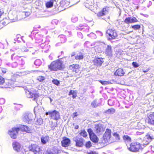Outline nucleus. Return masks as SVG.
Here are the masks:
<instances>
[{
    "label": "nucleus",
    "mask_w": 154,
    "mask_h": 154,
    "mask_svg": "<svg viewBox=\"0 0 154 154\" xmlns=\"http://www.w3.org/2000/svg\"><path fill=\"white\" fill-rule=\"evenodd\" d=\"M13 56H14L13 55L11 57V58H12V60H13Z\"/></svg>",
    "instance_id": "nucleus-56"
},
{
    "label": "nucleus",
    "mask_w": 154,
    "mask_h": 154,
    "mask_svg": "<svg viewBox=\"0 0 154 154\" xmlns=\"http://www.w3.org/2000/svg\"><path fill=\"white\" fill-rule=\"evenodd\" d=\"M19 129L17 127H14L8 131V133L10 137L13 139L17 138L18 134Z\"/></svg>",
    "instance_id": "nucleus-6"
},
{
    "label": "nucleus",
    "mask_w": 154,
    "mask_h": 154,
    "mask_svg": "<svg viewBox=\"0 0 154 154\" xmlns=\"http://www.w3.org/2000/svg\"><path fill=\"white\" fill-rule=\"evenodd\" d=\"M38 61V60H36V61H35V63H36V62Z\"/></svg>",
    "instance_id": "nucleus-58"
},
{
    "label": "nucleus",
    "mask_w": 154,
    "mask_h": 154,
    "mask_svg": "<svg viewBox=\"0 0 154 154\" xmlns=\"http://www.w3.org/2000/svg\"><path fill=\"white\" fill-rule=\"evenodd\" d=\"M30 151L32 152L34 154H39L42 151L40 147L36 144H32L30 145L29 147Z\"/></svg>",
    "instance_id": "nucleus-7"
},
{
    "label": "nucleus",
    "mask_w": 154,
    "mask_h": 154,
    "mask_svg": "<svg viewBox=\"0 0 154 154\" xmlns=\"http://www.w3.org/2000/svg\"><path fill=\"white\" fill-rule=\"evenodd\" d=\"M36 109V108H35L34 109V112H36V111H35Z\"/></svg>",
    "instance_id": "nucleus-55"
},
{
    "label": "nucleus",
    "mask_w": 154,
    "mask_h": 154,
    "mask_svg": "<svg viewBox=\"0 0 154 154\" xmlns=\"http://www.w3.org/2000/svg\"><path fill=\"white\" fill-rule=\"evenodd\" d=\"M77 112H75L73 113V118L77 116Z\"/></svg>",
    "instance_id": "nucleus-48"
},
{
    "label": "nucleus",
    "mask_w": 154,
    "mask_h": 154,
    "mask_svg": "<svg viewBox=\"0 0 154 154\" xmlns=\"http://www.w3.org/2000/svg\"><path fill=\"white\" fill-rule=\"evenodd\" d=\"M1 70L2 73L3 74L6 73V72L7 71V69L5 68H2Z\"/></svg>",
    "instance_id": "nucleus-44"
},
{
    "label": "nucleus",
    "mask_w": 154,
    "mask_h": 154,
    "mask_svg": "<svg viewBox=\"0 0 154 154\" xmlns=\"http://www.w3.org/2000/svg\"><path fill=\"white\" fill-rule=\"evenodd\" d=\"M45 79V77L42 76H39L37 79V80L38 81L40 82H43Z\"/></svg>",
    "instance_id": "nucleus-39"
},
{
    "label": "nucleus",
    "mask_w": 154,
    "mask_h": 154,
    "mask_svg": "<svg viewBox=\"0 0 154 154\" xmlns=\"http://www.w3.org/2000/svg\"><path fill=\"white\" fill-rule=\"evenodd\" d=\"M132 32V31H130V32H128L127 33H128H128H130V32Z\"/></svg>",
    "instance_id": "nucleus-53"
},
{
    "label": "nucleus",
    "mask_w": 154,
    "mask_h": 154,
    "mask_svg": "<svg viewBox=\"0 0 154 154\" xmlns=\"http://www.w3.org/2000/svg\"><path fill=\"white\" fill-rule=\"evenodd\" d=\"M39 97V94L38 93H32V95L30 97L32 98L34 97V100H35V99L38 98Z\"/></svg>",
    "instance_id": "nucleus-34"
},
{
    "label": "nucleus",
    "mask_w": 154,
    "mask_h": 154,
    "mask_svg": "<svg viewBox=\"0 0 154 154\" xmlns=\"http://www.w3.org/2000/svg\"><path fill=\"white\" fill-rule=\"evenodd\" d=\"M52 82L54 84L57 86H59L60 84L59 81L56 79H53L52 80Z\"/></svg>",
    "instance_id": "nucleus-37"
},
{
    "label": "nucleus",
    "mask_w": 154,
    "mask_h": 154,
    "mask_svg": "<svg viewBox=\"0 0 154 154\" xmlns=\"http://www.w3.org/2000/svg\"><path fill=\"white\" fill-rule=\"evenodd\" d=\"M138 22L137 19L135 17H126L124 20V22L128 24L135 23Z\"/></svg>",
    "instance_id": "nucleus-15"
},
{
    "label": "nucleus",
    "mask_w": 154,
    "mask_h": 154,
    "mask_svg": "<svg viewBox=\"0 0 154 154\" xmlns=\"http://www.w3.org/2000/svg\"><path fill=\"white\" fill-rule=\"evenodd\" d=\"M122 138L124 140L126 141L130 142L131 140V137L127 135L123 136Z\"/></svg>",
    "instance_id": "nucleus-31"
},
{
    "label": "nucleus",
    "mask_w": 154,
    "mask_h": 154,
    "mask_svg": "<svg viewBox=\"0 0 154 154\" xmlns=\"http://www.w3.org/2000/svg\"><path fill=\"white\" fill-rule=\"evenodd\" d=\"M69 69L72 70L73 72L77 73L79 72L80 66L79 64H73L69 66Z\"/></svg>",
    "instance_id": "nucleus-10"
},
{
    "label": "nucleus",
    "mask_w": 154,
    "mask_h": 154,
    "mask_svg": "<svg viewBox=\"0 0 154 154\" xmlns=\"http://www.w3.org/2000/svg\"><path fill=\"white\" fill-rule=\"evenodd\" d=\"M112 135L114 137H112V139H111V143L120 140V137L119 135L117 132L114 133H113Z\"/></svg>",
    "instance_id": "nucleus-21"
},
{
    "label": "nucleus",
    "mask_w": 154,
    "mask_h": 154,
    "mask_svg": "<svg viewBox=\"0 0 154 154\" xmlns=\"http://www.w3.org/2000/svg\"><path fill=\"white\" fill-rule=\"evenodd\" d=\"M95 131L97 135H100L105 131L103 125L100 123L95 124L94 126Z\"/></svg>",
    "instance_id": "nucleus-8"
},
{
    "label": "nucleus",
    "mask_w": 154,
    "mask_h": 154,
    "mask_svg": "<svg viewBox=\"0 0 154 154\" xmlns=\"http://www.w3.org/2000/svg\"><path fill=\"white\" fill-rule=\"evenodd\" d=\"M5 82V79L0 75V85H3Z\"/></svg>",
    "instance_id": "nucleus-40"
},
{
    "label": "nucleus",
    "mask_w": 154,
    "mask_h": 154,
    "mask_svg": "<svg viewBox=\"0 0 154 154\" xmlns=\"http://www.w3.org/2000/svg\"><path fill=\"white\" fill-rule=\"evenodd\" d=\"M142 149V145L137 141L131 143L130 144L129 147H128L129 150L134 152H139Z\"/></svg>",
    "instance_id": "nucleus-2"
},
{
    "label": "nucleus",
    "mask_w": 154,
    "mask_h": 154,
    "mask_svg": "<svg viewBox=\"0 0 154 154\" xmlns=\"http://www.w3.org/2000/svg\"><path fill=\"white\" fill-rule=\"evenodd\" d=\"M5 101L4 99L2 98L0 99V104H2L4 103Z\"/></svg>",
    "instance_id": "nucleus-47"
},
{
    "label": "nucleus",
    "mask_w": 154,
    "mask_h": 154,
    "mask_svg": "<svg viewBox=\"0 0 154 154\" xmlns=\"http://www.w3.org/2000/svg\"><path fill=\"white\" fill-rule=\"evenodd\" d=\"M125 72L123 69L121 68H118L115 72L114 74L116 76H122L124 75Z\"/></svg>",
    "instance_id": "nucleus-20"
},
{
    "label": "nucleus",
    "mask_w": 154,
    "mask_h": 154,
    "mask_svg": "<svg viewBox=\"0 0 154 154\" xmlns=\"http://www.w3.org/2000/svg\"><path fill=\"white\" fill-rule=\"evenodd\" d=\"M85 145L87 148H89L92 146V144L90 141H88L86 142Z\"/></svg>",
    "instance_id": "nucleus-33"
},
{
    "label": "nucleus",
    "mask_w": 154,
    "mask_h": 154,
    "mask_svg": "<svg viewBox=\"0 0 154 154\" xmlns=\"http://www.w3.org/2000/svg\"><path fill=\"white\" fill-rule=\"evenodd\" d=\"M149 4H151V5L152 4V3L151 2H149Z\"/></svg>",
    "instance_id": "nucleus-54"
},
{
    "label": "nucleus",
    "mask_w": 154,
    "mask_h": 154,
    "mask_svg": "<svg viewBox=\"0 0 154 154\" xmlns=\"http://www.w3.org/2000/svg\"><path fill=\"white\" fill-rule=\"evenodd\" d=\"M84 139L81 138L79 139H76L75 140V146L78 147H82L84 145Z\"/></svg>",
    "instance_id": "nucleus-19"
},
{
    "label": "nucleus",
    "mask_w": 154,
    "mask_h": 154,
    "mask_svg": "<svg viewBox=\"0 0 154 154\" xmlns=\"http://www.w3.org/2000/svg\"><path fill=\"white\" fill-rule=\"evenodd\" d=\"M31 14V13L29 11H26L25 12V14L26 17H28Z\"/></svg>",
    "instance_id": "nucleus-46"
},
{
    "label": "nucleus",
    "mask_w": 154,
    "mask_h": 154,
    "mask_svg": "<svg viewBox=\"0 0 154 154\" xmlns=\"http://www.w3.org/2000/svg\"><path fill=\"white\" fill-rule=\"evenodd\" d=\"M57 127L58 124H57V122H56L55 124H53V123H52L51 126V128L53 130H54L55 129V128Z\"/></svg>",
    "instance_id": "nucleus-38"
},
{
    "label": "nucleus",
    "mask_w": 154,
    "mask_h": 154,
    "mask_svg": "<svg viewBox=\"0 0 154 154\" xmlns=\"http://www.w3.org/2000/svg\"><path fill=\"white\" fill-rule=\"evenodd\" d=\"M33 0H21L20 2L21 6L26 10L29 9V6L28 5L33 2Z\"/></svg>",
    "instance_id": "nucleus-9"
},
{
    "label": "nucleus",
    "mask_w": 154,
    "mask_h": 154,
    "mask_svg": "<svg viewBox=\"0 0 154 154\" xmlns=\"http://www.w3.org/2000/svg\"><path fill=\"white\" fill-rule=\"evenodd\" d=\"M88 154H98V153L95 151H90L89 152H88Z\"/></svg>",
    "instance_id": "nucleus-45"
},
{
    "label": "nucleus",
    "mask_w": 154,
    "mask_h": 154,
    "mask_svg": "<svg viewBox=\"0 0 154 154\" xmlns=\"http://www.w3.org/2000/svg\"><path fill=\"white\" fill-rule=\"evenodd\" d=\"M132 66L134 68H137L139 66V64L136 62H133L132 63Z\"/></svg>",
    "instance_id": "nucleus-42"
},
{
    "label": "nucleus",
    "mask_w": 154,
    "mask_h": 154,
    "mask_svg": "<svg viewBox=\"0 0 154 154\" xmlns=\"http://www.w3.org/2000/svg\"><path fill=\"white\" fill-rule=\"evenodd\" d=\"M131 27L134 30H137L140 29L141 27L140 25L136 24L131 26Z\"/></svg>",
    "instance_id": "nucleus-36"
},
{
    "label": "nucleus",
    "mask_w": 154,
    "mask_h": 154,
    "mask_svg": "<svg viewBox=\"0 0 154 154\" xmlns=\"http://www.w3.org/2000/svg\"><path fill=\"white\" fill-rule=\"evenodd\" d=\"M33 118V114L30 113H27L24 114L23 116V120L26 122H29L32 121Z\"/></svg>",
    "instance_id": "nucleus-17"
},
{
    "label": "nucleus",
    "mask_w": 154,
    "mask_h": 154,
    "mask_svg": "<svg viewBox=\"0 0 154 154\" xmlns=\"http://www.w3.org/2000/svg\"><path fill=\"white\" fill-rule=\"evenodd\" d=\"M79 126L78 125H76L75 127V128L76 129H77L79 128Z\"/></svg>",
    "instance_id": "nucleus-52"
},
{
    "label": "nucleus",
    "mask_w": 154,
    "mask_h": 154,
    "mask_svg": "<svg viewBox=\"0 0 154 154\" xmlns=\"http://www.w3.org/2000/svg\"><path fill=\"white\" fill-rule=\"evenodd\" d=\"M51 112L52 111H49L48 112H46L45 113L46 115L47 116L49 115H50V117Z\"/></svg>",
    "instance_id": "nucleus-49"
},
{
    "label": "nucleus",
    "mask_w": 154,
    "mask_h": 154,
    "mask_svg": "<svg viewBox=\"0 0 154 154\" xmlns=\"http://www.w3.org/2000/svg\"><path fill=\"white\" fill-rule=\"evenodd\" d=\"M126 0L128 2H130L131 0Z\"/></svg>",
    "instance_id": "nucleus-59"
},
{
    "label": "nucleus",
    "mask_w": 154,
    "mask_h": 154,
    "mask_svg": "<svg viewBox=\"0 0 154 154\" xmlns=\"http://www.w3.org/2000/svg\"><path fill=\"white\" fill-rule=\"evenodd\" d=\"M48 66V69L51 71L56 72L59 70H62L64 68L63 61L60 59L51 62Z\"/></svg>",
    "instance_id": "nucleus-1"
},
{
    "label": "nucleus",
    "mask_w": 154,
    "mask_h": 154,
    "mask_svg": "<svg viewBox=\"0 0 154 154\" xmlns=\"http://www.w3.org/2000/svg\"><path fill=\"white\" fill-rule=\"evenodd\" d=\"M112 47L110 45H107V47L106 48L105 53L108 55H111L112 54Z\"/></svg>",
    "instance_id": "nucleus-24"
},
{
    "label": "nucleus",
    "mask_w": 154,
    "mask_h": 154,
    "mask_svg": "<svg viewBox=\"0 0 154 154\" xmlns=\"http://www.w3.org/2000/svg\"><path fill=\"white\" fill-rule=\"evenodd\" d=\"M79 134L84 137H86L88 136L87 133L85 130H82Z\"/></svg>",
    "instance_id": "nucleus-30"
},
{
    "label": "nucleus",
    "mask_w": 154,
    "mask_h": 154,
    "mask_svg": "<svg viewBox=\"0 0 154 154\" xmlns=\"http://www.w3.org/2000/svg\"><path fill=\"white\" fill-rule=\"evenodd\" d=\"M87 131L91 141L94 143H97L99 141V138L94 133L93 130L91 128H89L87 129Z\"/></svg>",
    "instance_id": "nucleus-5"
},
{
    "label": "nucleus",
    "mask_w": 154,
    "mask_h": 154,
    "mask_svg": "<svg viewBox=\"0 0 154 154\" xmlns=\"http://www.w3.org/2000/svg\"><path fill=\"white\" fill-rule=\"evenodd\" d=\"M50 117L53 120H57L60 119V116L59 112L54 110L51 112Z\"/></svg>",
    "instance_id": "nucleus-12"
},
{
    "label": "nucleus",
    "mask_w": 154,
    "mask_h": 154,
    "mask_svg": "<svg viewBox=\"0 0 154 154\" xmlns=\"http://www.w3.org/2000/svg\"><path fill=\"white\" fill-rule=\"evenodd\" d=\"M147 138L148 140H151L154 138V136H153L150 134H148L146 135Z\"/></svg>",
    "instance_id": "nucleus-41"
},
{
    "label": "nucleus",
    "mask_w": 154,
    "mask_h": 154,
    "mask_svg": "<svg viewBox=\"0 0 154 154\" xmlns=\"http://www.w3.org/2000/svg\"><path fill=\"white\" fill-rule=\"evenodd\" d=\"M106 35L108 37L107 39L111 40L117 38L118 34L116 31L115 29H109L106 31Z\"/></svg>",
    "instance_id": "nucleus-4"
},
{
    "label": "nucleus",
    "mask_w": 154,
    "mask_h": 154,
    "mask_svg": "<svg viewBox=\"0 0 154 154\" xmlns=\"http://www.w3.org/2000/svg\"><path fill=\"white\" fill-rule=\"evenodd\" d=\"M94 65L97 66H101L104 62L103 58H102L96 57L93 61Z\"/></svg>",
    "instance_id": "nucleus-13"
},
{
    "label": "nucleus",
    "mask_w": 154,
    "mask_h": 154,
    "mask_svg": "<svg viewBox=\"0 0 154 154\" xmlns=\"http://www.w3.org/2000/svg\"><path fill=\"white\" fill-rule=\"evenodd\" d=\"M111 130L108 128L106 129L103 136L102 143L104 144L111 143Z\"/></svg>",
    "instance_id": "nucleus-3"
},
{
    "label": "nucleus",
    "mask_w": 154,
    "mask_h": 154,
    "mask_svg": "<svg viewBox=\"0 0 154 154\" xmlns=\"http://www.w3.org/2000/svg\"><path fill=\"white\" fill-rule=\"evenodd\" d=\"M10 23V20L7 18H3L2 22L0 23V25L2 26V28L5 26L7 25Z\"/></svg>",
    "instance_id": "nucleus-23"
},
{
    "label": "nucleus",
    "mask_w": 154,
    "mask_h": 154,
    "mask_svg": "<svg viewBox=\"0 0 154 154\" xmlns=\"http://www.w3.org/2000/svg\"><path fill=\"white\" fill-rule=\"evenodd\" d=\"M45 154H54L50 150H47L45 152Z\"/></svg>",
    "instance_id": "nucleus-43"
},
{
    "label": "nucleus",
    "mask_w": 154,
    "mask_h": 154,
    "mask_svg": "<svg viewBox=\"0 0 154 154\" xmlns=\"http://www.w3.org/2000/svg\"><path fill=\"white\" fill-rule=\"evenodd\" d=\"M12 146L15 150L17 152L20 151L21 145L17 141L13 142L12 143Z\"/></svg>",
    "instance_id": "nucleus-18"
},
{
    "label": "nucleus",
    "mask_w": 154,
    "mask_h": 154,
    "mask_svg": "<svg viewBox=\"0 0 154 154\" xmlns=\"http://www.w3.org/2000/svg\"><path fill=\"white\" fill-rule=\"evenodd\" d=\"M71 143L70 140L66 137H63V140L61 141L62 146L64 147H67L70 146Z\"/></svg>",
    "instance_id": "nucleus-11"
},
{
    "label": "nucleus",
    "mask_w": 154,
    "mask_h": 154,
    "mask_svg": "<svg viewBox=\"0 0 154 154\" xmlns=\"http://www.w3.org/2000/svg\"><path fill=\"white\" fill-rule=\"evenodd\" d=\"M75 55V54H73L72 55H71V57H72L73 56H74Z\"/></svg>",
    "instance_id": "nucleus-57"
},
{
    "label": "nucleus",
    "mask_w": 154,
    "mask_h": 154,
    "mask_svg": "<svg viewBox=\"0 0 154 154\" xmlns=\"http://www.w3.org/2000/svg\"><path fill=\"white\" fill-rule=\"evenodd\" d=\"M148 123L154 125V112L149 115L148 117Z\"/></svg>",
    "instance_id": "nucleus-22"
},
{
    "label": "nucleus",
    "mask_w": 154,
    "mask_h": 154,
    "mask_svg": "<svg viewBox=\"0 0 154 154\" xmlns=\"http://www.w3.org/2000/svg\"><path fill=\"white\" fill-rule=\"evenodd\" d=\"M92 106L94 107H96V105L95 102H94L92 103L91 104Z\"/></svg>",
    "instance_id": "nucleus-50"
},
{
    "label": "nucleus",
    "mask_w": 154,
    "mask_h": 154,
    "mask_svg": "<svg viewBox=\"0 0 154 154\" xmlns=\"http://www.w3.org/2000/svg\"><path fill=\"white\" fill-rule=\"evenodd\" d=\"M18 128L19 129V131H21L22 132H25L27 133L31 132L30 128L26 125H21Z\"/></svg>",
    "instance_id": "nucleus-16"
},
{
    "label": "nucleus",
    "mask_w": 154,
    "mask_h": 154,
    "mask_svg": "<svg viewBox=\"0 0 154 154\" xmlns=\"http://www.w3.org/2000/svg\"><path fill=\"white\" fill-rule=\"evenodd\" d=\"M115 112V109L113 108H111L105 111V112L107 114H113Z\"/></svg>",
    "instance_id": "nucleus-28"
},
{
    "label": "nucleus",
    "mask_w": 154,
    "mask_h": 154,
    "mask_svg": "<svg viewBox=\"0 0 154 154\" xmlns=\"http://www.w3.org/2000/svg\"><path fill=\"white\" fill-rule=\"evenodd\" d=\"M149 70V69H146V70H143V72H144V73H145V72H147Z\"/></svg>",
    "instance_id": "nucleus-51"
},
{
    "label": "nucleus",
    "mask_w": 154,
    "mask_h": 154,
    "mask_svg": "<svg viewBox=\"0 0 154 154\" xmlns=\"http://www.w3.org/2000/svg\"><path fill=\"white\" fill-rule=\"evenodd\" d=\"M109 7L106 6L102 8V10L98 12L97 16L98 17H100L105 16L108 12Z\"/></svg>",
    "instance_id": "nucleus-14"
},
{
    "label": "nucleus",
    "mask_w": 154,
    "mask_h": 154,
    "mask_svg": "<svg viewBox=\"0 0 154 154\" xmlns=\"http://www.w3.org/2000/svg\"><path fill=\"white\" fill-rule=\"evenodd\" d=\"M54 2H56V0H50L47 2L45 3V6L47 8H49L53 6Z\"/></svg>",
    "instance_id": "nucleus-27"
},
{
    "label": "nucleus",
    "mask_w": 154,
    "mask_h": 154,
    "mask_svg": "<svg viewBox=\"0 0 154 154\" xmlns=\"http://www.w3.org/2000/svg\"><path fill=\"white\" fill-rule=\"evenodd\" d=\"M84 57V56L83 54L80 53L79 55H77L75 57V59L77 60H80L83 59Z\"/></svg>",
    "instance_id": "nucleus-29"
},
{
    "label": "nucleus",
    "mask_w": 154,
    "mask_h": 154,
    "mask_svg": "<svg viewBox=\"0 0 154 154\" xmlns=\"http://www.w3.org/2000/svg\"><path fill=\"white\" fill-rule=\"evenodd\" d=\"M49 137L48 135H46L42 137L41 138V140L42 143L43 144H45L49 141Z\"/></svg>",
    "instance_id": "nucleus-25"
},
{
    "label": "nucleus",
    "mask_w": 154,
    "mask_h": 154,
    "mask_svg": "<svg viewBox=\"0 0 154 154\" xmlns=\"http://www.w3.org/2000/svg\"><path fill=\"white\" fill-rule=\"evenodd\" d=\"M43 122V119L41 118L38 119L36 122V124L37 125H40L42 124Z\"/></svg>",
    "instance_id": "nucleus-32"
},
{
    "label": "nucleus",
    "mask_w": 154,
    "mask_h": 154,
    "mask_svg": "<svg viewBox=\"0 0 154 154\" xmlns=\"http://www.w3.org/2000/svg\"><path fill=\"white\" fill-rule=\"evenodd\" d=\"M78 92L77 90H71L69 93V96L72 95L73 99L75 98L77 96Z\"/></svg>",
    "instance_id": "nucleus-26"
},
{
    "label": "nucleus",
    "mask_w": 154,
    "mask_h": 154,
    "mask_svg": "<svg viewBox=\"0 0 154 154\" xmlns=\"http://www.w3.org/2000/svg\"><path fill=\"white\" fill-rule=\"evenodd\" d=\"M99 82L101 83L103 85H106L108 84H109L110 82L109 81H103L101 80H100L98 81Z\"/></svg>",
    "instance_id": "nucleus-35"
}]
</instances>
